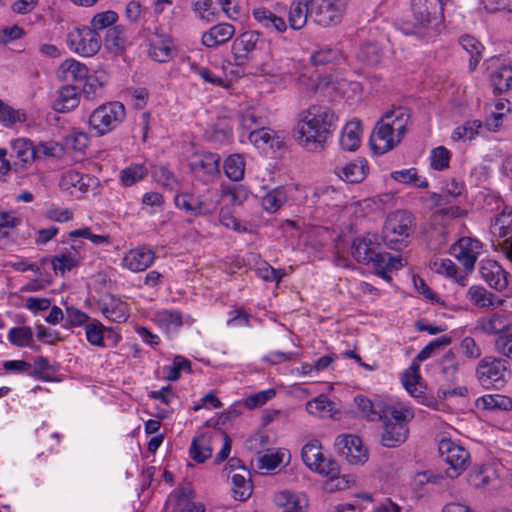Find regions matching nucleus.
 Here are the masks:
<instances>
[{"mask_svg": "<svg viewBox=\"0 0 512 512\" xmlns=\"http://www.w3.org/2000/svg\"><path fill=\"white\" fill-rule=\"evenodd\" d=\"M274 501L281 508V512H306L308 507V500L304 495L288 490L277 493Z\"/></svg>", "mask_w": 512, "mask_h": 512, "instance_id": "obj_23", "label": "nucleus"}, {"mask_svg": "<svg viewBox=\"0 0 512 512\" xmlns=\"http://www.w3.org/2000/svg\"><path fill=\"white\" fill-rule=\"evenodd\" d=\"M11 148L16 157V161L13 162L15 173L23 172L37 159V149L29 139H16L12 141Z\"/></svg>", "mask_w": 512, "mask_h": 512, "instance_id": "obj_16", "label": "nucleus"}, {"mask_svg": "<svg viewBox=\"0 0 512 512\" xmlns=\"http://www.w3.org/2000/svg\"><path fill=\"white\" fill-rule=\"evenodd\" d=\"M416 228L414 215L407 210L390 213L382 229V240L392 250H402L408 246V238Z\"/></svg>", "mask_w": 512, "mask_h": 512, "instance_id": "obj_3", "label": "nucleus"}, {"mask_svg": "<svg viewBox=\"0 0 512 512\" xmlns=\"http://www.w3.org/2000/svg\"><path fill=\"white\" fill-rule=\"evenodd\" d=\"M8 340L17 347L30 346L33 340V331L28 326L13 327L8 331Z\"/></svg>", "mask_w": 512, "mask_h": 512, "instance_id": "obj_47", "label": "nucleus"}, {"mask_svg": "<svg viewBox=\"0 0 512 512\" xmlns=\"http://www.w3.org/2000/svg\"><path fill=\"white\" fill-rule=\"evenodd\" d=\"M384 424L381 433V444L388 448H395L404 443L408 437L409 428L404 411L395 408L389 409L383 415Z\"/></svg>", "mask_w": 512, "mask_h": 512, "instance_id": "obj_6", "label": "nucleus"}, {"mask_svg": "<svg viewBox=\"0 0 512 512\" xmlns=\"http://www.w3.org/2000/svg\"><path fill=\"white\" fill-rule=\"evenodd\" d=\"M467 294L472 303L482 308L500 307L505 302L504 299H498L497 302H494L495 294L489 293L481 286H471Z\"/></svg>", "mask_w": 512, "mask_h": 512, "instance_id": "obj_32", "label": "nucleus"}, {"mask_svg": "<svg viewBox=\"0 0 512 512\" xmlns=\"http://www.w3.org/2000/svg\"><path fill=\"white\" fill-rule=\"evenodd\" d=\"M79 104V97L76 87L72 85L63 86L58 92V98L53 102V109L59 113H66L76 108Z\"/></svg>", "mask_w": 512, "mask_h": 512, "instance_id": "obj_28", "label": "nucleus"}, {"mask_svg": "<svg viewBox=\"0 0 512 512\" xmlns=\"http://www.w3.org/2000/svg\"><path fill=\"white\" fill-rule=\"evenodd\" d=\"M357 408L361 411L362 416L370 421L382 420L383 415L389 412L390 408H384L381 403H373L365 396L358 395L354 398Z\"/></svg>", "mask_w": 512, "mask_h": 512, "instance_id": "obj_30", "label": "nucleus"}, {"mask_svg": "<svg viewBox=\"0 0 512 512\" xmlns=\"http://www.w3.org/2000/svg\"><path fill=\"white\" fill-rule=\"evenodd\" d=\"M125 107L121 102L114 101L96 108L89 117L90 128L96 136H102L122 123L125 119Z\"/></svg>", "mask_w": 512, "mask_h": 512, "instance_id": "obj_5", "label": "nucleus"}, {"mask_svg": "<svg viewBox=\"0 0 512 512\" xmlns=\"http://www.w3.org/2000/svg\"><path fill=\"white\" fill-rule=\"evenodd\" d=\"M144 35L149 40V55L160 63L167 62L171 58V38L161 28L144 26Z\"/></svg>", "mask_w": 512, "mask_h": 512, "instance_id": "obj_12", "label": "nucleus"}, {"mask_svg": "<svg viewBox=\"0 0 512 512\" xmlns=\"http://www.w3.org/2000/svg\"><path fill=\"white\" fill-rule=\"evenodd\" d=\"M106 83V75L104 73L88 76L83 86V93L88 100H93L99 96L102 88Z\"/></svg>", "mask_w": 512, "mask_h": 512, "instance_id": "obj_49", "label": "nucleus"}, {"mask_svg": "<svg viewBox=\"0 0 512 512\" xmlns=\"http://www.w3.org/2000/svg\"><path fill=\"white\" fill-rule=\"evenodd\" d=\"M450 151L444 146H439L431 151V167L441 171L449 167Z\"/></svg>", "mask_w": 512, "mask_h": 512, "instance_id": "obj_56", "label": "nucleus"}, {"mask_svg": "<svg viewBox=\"0 0 512 512\" xmlns=\"http://www.w3.org/2000/svg\"><path fill=\"white\" fill-rule=\"evenodd\" d=\"M459 362L452 351H448L440 361L441 374L447 383H455Z\"/></svg>", "mask_w": 512, "mask_h": 512, "instance_id": "obj_42", "label": "nucleus"}, {"mask_svg": "<svg viewBox=\"0 0 512 512\" xmlns=\"http://www.w3.org/2000/svg\"><path fill=\"white\" fill-rule=\"evenodd\" d=\"M193 10L197 12L202 20L207 22L215 21L219 11L213 6L212 0H194Z\"/></svg>", "mask_w": 512, "mask_h": 512, "instance_id": "obj_53", "label": "nucleus"}, {"mask_svg": "<svg viewBox=\"0 0 512 512\" xmlns=\"http://www.w3.org/2000/svg\"><path fill=\"white\" fill-rule=\"evenodd\" d=\"M59 186L63 190L78 188L80 191H86L88 184L85 182V177L80 172L68 170L62 174Z\"/></svg>", "mask_w": 512, "mask_h": 512, "instance_id": "obj_45", "label": "nucleus"}, {"mask_svg": "<svg viewBox=\"0 0 512 512\" xmlns=\"http://www.w3.org/2000/svg\"><path fill=\"white\" fill-rule=\"evenodd\" d=\"M154 252L144 248L130 250L123 259V265L133 272L146 270L154 260Z\"/></svg>", "mask_w": 512, "mask_h": 512, "instance_id": "obj_24", "label": "nucleus"}, {"mask_svg": "<svg viewBox=\"0 0 512 512\" xmlns=\"http://www.w3.org/2000/svg\"><path fill=\"white\" fill-rule=\"evenodd\" d=\"M508 361L492 356L483 358L476 369V375L484 388H500L506 382Z\"/></svg>", "mask_w": 512, "mask_h": 512, "instance_id": "obj_7", "label": "nucleus"}, {"mask_svg": "<svg viewBox=\"0 0 512 512\" xmlns=\"http://www.w3.org/2000/svg\"><path fill=\"white\" fill-rule=\"evenodd\" d=\"M511 321L504 312L493 313L490 317L481 321V327L484 332L489 334H499L510 329Z\"/></svg>", "mask_w": 512, "mask_h": 512, "instance_id": "obj_35", "label": "nucleus"}, {"mask_svg": "<svg viewBox=\"0 0 512 512\" xmlns=\"http://www.w3.org/2000/svg\"><path fill=\"white\" fill-rule=\"evenodd\" d=\"M313 8H315V0H293L288 15L290 27L294 30L302 29L308 18L311 19Z\"/></svg>", "mask_w": 512, "mask_h": 512, "instance_id": "obj_22", "label": "nucleus"}, {"mask_svg": "<svg viewBox=\"0 0 512 512\" xmlns=\"http://www.w3.org/2000/svg\"><path fill=\"white\" fill-rule=\"evenodd\" d=\"M411 12V17L407 22L411 25V32L421 34L432 24H437L443 20V1L412 0Z\"/></svg>", "mask_w": 512, "mask_h": 512, "instance_id": "obj_4", "label": "nucleus"}, {"mask_svg": "<svg viewBox=\"0 0 512 512\" xmlns=\"http://www.w3.org/2000/svg\"><path fill=\"white\" fill-rule=\"evenodd\" d=\"M315 471L330 478L331 480H334L340 475V466L336 460L326 459L323 456V461H320V465L315 467Z\"/></svg>", "mask_w": 512, "mask_h": 512, "instance_id": "obj_61", "label": "nucleus"}, {"mask_svg": "<svg viewBox=\"0 0 512 512\" xmlns=\"http://www.w3.org/2000/svg\"><path fill=\"white\" fill-rule=\"evenodd\" d=\"M479 272L482 279L491 287L498 291L506 288L508 282L506 272L494 260H483L480 264Z\"/></svg>", "mask_w": 512, "mask_h": 512, "instance_id": "obj_21", "label": "nucleus"}, {"mask_svg": "<svg viewBox=\"0 0 512 512\" xmlns=\"http://www.w3.org/2000/svg\"><path fill=\"white\" fill-rule=\"evenodd\" d=\"M410 117V109L407 107L397 106L386 111L371 134L372 150L377 154H384L397 146L407 132Z\"/></svg>", "mask_w": 512, "mask_h": 512, "instance_id": "obj_2", "label": "nucleus"}, {"mask_svg": "<svg viewBox=\"0 0 512 512\" xmlns=\"http://www.w3.org/2000/svg\"><path fill=\"white\" fill-rule=\"evenodd\" d=\"M368 170L367 161L357 158L343 167H337V175L348 183H360L366 176Z\"/></svg>", "mask_w": 512, "mask_h": 512, "instance_id": "obj_26", "label": "nucleus"}, {"mask_svg": "<svg viewBox=\"0 0 512 512\" xmlns=\"http://www.w3.org/2000/svg\"><path fill=\"white\" fill-rule=\"evenodd\" d=\"M253 17L261 27L271 32L283 33L287 29L285 20L267 8L254 9Z\"/></svg>", "mask_w": 512, "mask_h": 512, "instance_id": "obj_27", "label": "nucleus"}, {"mask_svg": "<svg viewBox=\"0 0 512 512\" xmlns=\"http://www.w3.org/2000/svg\"><path fill=\"white\" fill-rule=\"evenodd\" d=\"M35 148L37 149V159L42 155L60 158L65 153L63 145L54 141L40 142Z\"/></svg>", "mask_w": 512, "mask_h": 512, "instance_id": "obj_58", "label": "nucleus"}, {"mask_svg": "<svg viewBox=\"0 0 512 512\" xmlns=\"http://www.w3.org/2000/svg\"><path fill=\"white\" fill-rule=\"evenodd\" d=\"M105 47L114 54H122L128 44L125 29L122 25H116L107 31Z\"/></svg>", "mask_w": 512, "mask_h": 512, "instance_id": "obj_31", "label": "nucleus"}, {"mask_svg": "<svg viewBox=\"0 0 512 512\" xmlns=\"http://www.w3.org/2000/svg\"><path fill=\"white\" fill-rule=\"evenodd\" d=\"M118 19V15L116 12L112 10L104 11L97 13L93 16L90 21V29H93L94 32L99 33L100 30H103L111 25H113Z\"/></svg>", "mask_w": 512, "mask_h": 512, "instance_id": "obj_51", "label": "nucleus"}, {"mask_svg": "<svg viewBox=\"0 0 512 512\" xmlns=\"http://www.w3.org/2000/svg\"><path fill=\"white\" fill-rule=\"evenodd\" d=\"M194 497L195 493L191 483L185 482L177 491L169 495L166 506L172 505V512H205V507L202 504L192 501Z\"/></svg>", "mask_w": 512, "mask_h": 512, "instance_id": "obj_15", "label": "nucleus"}, {"mask_svg": "<svg viewBox=\"0 0 512 512\" xmlns=\"http://www.w3.org/2000/svg\"><path fill=\"white\" fill-rule=\"evenodd\" d=\"M420 380L419 375V366L417 364H412L410 368L405 372L403 384L406 390L412 395L417 397L418 390L416 385Z\"/></svg>", "mask_w": 512, "mask_h": 512, "instance_id": "obj_63", "label": "nucleus"}, {"mask_svg": "<svg viewBox=\"0 0 512 512\" xmlns=\"http://www.w3.org/2000/svg\"><path fill=\"white\" fill-rule=\"evenodd\" d=\"M342 58L341 51L336 48H321L311 55V63L314 66L334 63Z\"/></svg>", "mask_w": 512, "mask_h": 512, "instance_id": "obj_50", "label": "nucleus"}, {"mask_svg": "<svg viewBox=\"0 0 512 512\" xmlns=\"http://www.w3.org/2000/svg\"><path fill=\"white\" fill-rule=\"evenodd\" d=\"M476 406L486 410H508L512 407V401L503 395H484L476 400Z\"/></svg>", "mask_w": 512, "mask_h": 512, "instance_id": "obj_41", "label": "nucleus"}, {"mask_svg": "<svg viewBox=\"0 0 512 512\" xmlns=\"http://www.w3.org/2000/svg\"><path fill=\"white\" fill-rule=\"evenodd\" d=\"M103 325L98 320L88 322L85 326L86 338L92 344L96 346H102L104 341Z\"/></svg>", "mask_w": 512, "mask_h": 512, "instance_id": "obj_57", "label": "nucleus"}, {"mask_svg": "<svg viewBox=\"0 0 512 512\" xmlns=\"http://www.w3.org/2000/svg\"><path fill=\"white\" fill-rule=\"evenodd\" d=\"M235 28L229 23H221L210 28L202 35V43L206 47H215L228 42L234 35Z\"/></svg>", "mask_w": 512, "mask_h": 512, "instance_id": "obj_25", "label": "nucleus"}, {"mask_svg": "<svg viewBox=\"0 0 512 512\" xmlns=\"http://www.w3.org/2000/svg\"><path fill=\"white\" fill-rule=\"evenodd\" d=\"M90 317L83 311L75 307H66L65 311V327H79L87 324Z\"/></svg>", "mask_w": 512, "mask_h": 512, "instance_id": "obj_60", "label": "nucleus"}, {"mask_svg": "<svg viewBox=\"0 0 512 512\" xmlns=\"http://www.w3.org/2000/svg\"><path fill=\"white\" fill-rule=\"evenodd\" d=\"M265 41L257 31H245L237 36L232 43V54L237 66L246 65L254 55V52L262 49Z\"/></svg>", "mask_w": 512, "mask_h": 512, "instance_id": "obj_10", "label": "nucleus"}, {"mask_svg": "<svg viewBox=\"0 0 512 512\" xmlns=\"http://www.w3.org/2000/svg\"><path fill=\"white\" fill-rule=\"evenodd\" d=\"M101 37L88 26L75 27L67 35L69 48L75 53L90 57L98 53L101 48Z\"/></svg>", "mask_w": 512, "mask_h": 512, "instance_id": "obj_8", "label": "nucleus"}, {"mask_svg": "<svg viewBox=\"0 0 512 512\" xmlns=\"http://www.w3.org/2000/svg\"><path fill=\"white\" fill-rule=\"evenodd\" d=\"M438 451L440 457L449 465L447 475L450 478L458 477L470 463L469 452L450 439H442Z\"/></svg>", "mask_w": 512, "mask_h": 512, "instance_id": "obj_9", "label": "nucleus"}, {"mask_svg": "<svg viewBox=\"0 0 512 512\" xmlns=\"http://www.w3.org/2000/svg\"><path fill=\"white\" fill-rule=\"evenodd\" d=\"M361 124L359 121L348 122L342 130L340 145L344 150L355 151L360 145Z\"/></svg>", "mask_w": 512, "mask_h": 512, "instance_id": "obj_33", "label": "nucleus"}, {"mask_svg": "<svg viewBox=\"0 0 512 512\" xmlns=\"http://www.w3.org/2000/svg\"><path fill=\"white\" fill-rule=\"evenodd\" d=\"M490 230L494 236L505 238L502 249L512 259V210L505 208L492 222Z\"/></svg>", "mask_w": 512, "mask_h": 512, "instance_id": "obj_17", "label": "nucleus"}, {"mask_svg": "<svg viewBox=\"0 0 512 512\" xmlns=\"http://www.w3.org/2000/svg\"><path fill=\"white\" fill-rule=\"evenodd\" d=\"M286 196L282 190L275 189L262 198V207L270 212H276L285 203Z\"/></svg>", "mask_w": 512, "mask_h": 512, "instance_id": "obj_54", "label": "nucleus"}, {"mask_svg": "<svg viewBox=\"0 0 512 512\" xmlns=\"http://www.w3.org/2000/svg\"><path fill=\"white\" fill-rule=\"evenodd\" d=\"M391 178L403 184L412 185L418 188H427L428 182L426 179L421 178L417 174L415 168L405 169L401 171H394L391 173Z\"/></svg>", "mask_w": 512, "mask_h": 512, "instance_id": "obj_43", "label": "nucleus"}, {"mask_svg": "<svg viewBox=\"0 0 512 512\" xmlns=\"http://www.w3.org/2000/svg\"><path fill=\"white\" fill-rule=\"evenodd\" d=\"M333 403L324 395H320L306 404L309 414L317 417H330L333 411Z\"/></svg>", "mask_w": 512, "mask_h": 512, "instance_id": "obj_39", "label": "nucleus"}, {"mask_svg": "<svg viewBox=\"0 0 512 512\" xmlns=\"http://www.w3.org/2000/svg\"><path fill=\"white\" fill-rule=\"evenodd\" d=\"M335 446L351 464L364 463L368 459V451L363 447L362 440L358 436L339 435L336 438Z\"/></svg>", "mask_w": 512, "mask_h": 512, "instance_id": "obj_14", "label": "nucleus"}, {"mask_svg": "<svg viewBox=\"0 0 512 512\" xmlns=\"http://www.w3.org/2000/svg\"><path fill=\"white\" fill-rule=\"evenodd\" d=\"M311 20L323 27L336 25L341 21V14L332 4L319 5L313 8Z\"/></svg>", "mask_w": 512, "mask_h": 512, "instance_id": "obj_29", "label": "nucleus"}, {"mask_svg": "<svg viewBox=\"0 0 512 512\" xmlns=\"http://www.w3.org/2000/svg\"><path fill=\"white\" fill-rule=\"evenodd\" d=\"M223 193L230 197L232 205H241L248 198V190L242 185H231L223 189Z\"/></svg>", "mask_w": 512, "mask_h": 512, "instance_id": "obj_64", "label": "nucleus"}, {"mask_svg": "<svg viewBox=\"0 0 512 512\" xmlns=\"http://www.w3.org/2000/svg\"><path fill=\"white\" fill-rule=\"evenodd\" d=\"M351 253L359 263L368 264L373 262L375 265L381 267V263L385 262L384 256L376 251L374 243L365 238H356L353 240Z\"/></svg>", "mask_w": 512, "mask_h": 512, "instance_id": "obj_18", "label": "nucleus"}, {"mask_svg": "<svg viewBox=\"0 0 512 512\" xmlns=\"http://www.w3.org/2000/svg\"><path fill=\"white\" fill-rule=\"evenodd\" d=\"M190 457L197 463H204L212 456V448L210 447V436L202 434L193 439L190 449Z\"/></svg>", "mask_w": 512, "mask_h": 512, "instance_id": "obj_36", "label": "nucleus"}, {"mask_svg": "<svg viewBox=\"0 0 512 512\" xmlns=\"http://www.w3.org/2000/svg\"><path fill=\"white\" fill-rule=\"evenodd\" d=\"M174 201L178 208L195 217L211 214L214 210L212 204L191 193H181L175 197Z\"/></svg>", "mask_w": 512, "mask_h": 512, "instance_id": "obj_20", "label": "nucleus"}, {"mask_svg": "<svg viewBox=\"0 0 512 512\" xmlns=\"http://www.w3.org/2000/svg\"><path fill=\"white\" fill-rule=\"evenodd\" d=\"M182 370L191 372V362L182 356H176L172 365L163 367V377L169 381H176L179 379Z\"/></svg>", "mask_w": 512, "mask_h": 512, "instance_id": "obj_46", "label": "nucleus"}, {"mask_svg": "<svg viewBox=\"0 0 512 512\" xmlns=\"http://www.w3.org/2000/svg\"><path fill=\"white\" fill-rule=\"evenodd\" d=\"M250 475L245 473H234L231 477L233 483L234 498L239 501H245L252 494V483L247 479Z\"/></svg>", "mask_w": 512, "mask_h": 512, "instance_id": "obj_38", "label": "nucleus"}, {"mask_svg": "<svg viewBox=\"0 0 512 512\" xmlns=\"http://www.w3.org/2000/svg\"><path fill=\"white\" fill-rule=\"evenodd\" d=\"M301 457L304 464L309 469L315 471V467L320 465V461H323L321 445L318 443V441L305 444L301 450Z\"/></svg>", "mask_w": 512, "mask_h": 512, "instance_id": "obj_40", "label": "nucleus"}, {"mask_svg": "<svg viewBox=\"0 0 512 512\" xmlns=\"http://www.w3.org/2000/svg\"><path fill=\"white\" fill-rule=\"evenodd\" d=\"M245 162L239 154L230 155L224 163L226 176L232 181H239L244 176Z\"/></svg>", "mask_w": 512, "mask_h": 512, "instance_id": "obj_44", "label": "nucleus"}, {"mask_svg": "<svg viewBox=\"0 0 512 512\" xmlns=\"http://www.w3.org/2000/svg\"><path fill=\"white\" fill-rule=\"evenodd\" d=\"M490 82L496 94L510 90L512 88V66L503 65L491 73Z\"/></svg>", "mask_w": 512, "mask_h": 512, "instance_id": "obj_34", "label": "nucleus"}, {"mask_svg": "<svg viewBox=\"0 0 512 512\" xmlns=\"http://www.w3.org/2000/svg\"><path fill=\"white\" fill-rule=\"evenodd\" d=\"M284 452L276 451L266 453L258 457L257 467L259 469L274 470L283 462Z\"/></svg>", "mask_w": 512, "mask_h": 512, "instance_id": "obj_59", "label": "nucleus"}, {"mask_svg": "<svg viewBox=\"0 0 512 512\" xmlns=\"http://www.w3.org/2000/svg\"><path fill=\"white\" fill-rule=\"evenodd\" d=\"M145 174L146 170L142 165H135L121 171V180L125 186H131L143 179Z\"/></svg>", "mask_w": 512, "mask_h": 512, "instance_id": "obj_62", "label": "nucleus"}, {"mask_svg": "<svg viewBox=\"0 0 512 512\" xmlns=\"http://www.w3.org/2000/svg\"><path fill=\"white\" fill-rule=\"evenodd\" d=\"M51 265L55 274L60 273L61 275H64L66 272L71 271L78 265V260L70 254H61L52 257Z\"/></svg>", "mask_w": 512, "mask_h": 512, "instance_id": "obj_55", "label": "nucleus"}, {"mask_svg": "<svg viewBox=\"0 0 512 512\" xmlns=\"http://www.w3.org/2000/svg\"><path fill=\"white\" fill-rule=\"evenodd\" d=\"M60 68L67 74L66 78L71 77L74 81L86 80L89 76L88 67L74 59H67Z\"/></svg>", "mask_w": 512, "mask_h": 512, "instance_id": "obj_48", "label": "nucleus"}, {"mask_svg": "<svg viewBox=\"0 0 512 512\" xmlns=\"http://www.w3.org/2000/svg\"><path fill=\"white\" fill-rule=\"evenodd\" d=\"M98 305L102 314L112 322L124 323L129 317L127 304L112 294L105 295Z\"/></svg>", "mask_w": 512, "mask_h": 512, "instance_id": "obj_19", "label": "nucleus"}, {"mask_svg": "<svg viewBox=\"0 0 512 512\" xmlns=\"http://www.w3.org/2000/svg\"><path fill=\"white\" fill-rule=\"evenodd\" d=\"M337 120L329 107L312 105L300 114V120L293 129V138L309 152L322 151L336 128Z\"/></svg>", "mask_w": 512, "mask_h": 512, "instance_id": "obj_1", "label": "nucleus"}, {"mask_svg": "<svg viewBox=\"0 0 512 512\" xmlns=\"http://www.w3.org/2000/svg\"><path fill=\"white\" fill-rule=\"evenodd\" d=\"M480 248V241L470 237H463L451 246L450 254L458 260L466 273H470L474 269L478 249Z\"/></svg>", "mask_w": 512, "mask_h": 512, "instance_id": "obj_13", "label": "nucleus"}, {"mask_svg": "<svg viewBox=\"0 0 512 512\" xmlns=\"http://www.w3.org/2000/svg\"><path fill=\"white\" fill-rule=\"evenodd\" d=\"M459 43L463 49L469 53V68L473 71L482 57L483 45L476 38L470 35L461 36Z\"/></svg>", "mask_w": 512, "mask_h": 512, "instance_id": "obj_37", "label": "nucleus"}, {"mask_svg": "<svg viewBox=\"0 0 512 512\" xmlns=\"http://www.w3.org/2000/svg\"><path fill=\"white\" fill-rule=\"evenodd\" d=\"M219 162V155L205 152L193 155L188 162V167L196 179L207 184L219 175Z\"/></svg>", "mask_w": 512, "mask_h": 512, "instance_id": "obj_11", "label": "nucleus"}, {"mask_svg": "<svg viewBox=\"0 0 512 512\" xmlns=\"http://www.w3.org/2000/svg\"><path fill=\"white\" fill-rule=\"evenodd\" d=\"M434 267H436V271L439 273H444L449 277H452L457 283L461 286L466 285V275H458L457 266L450 259H441L440 262L435 261Z\"/></svg>", "mask_w": 512, "mask_h": 512, "instance_id": "obj_52", "label": "nucleus"}]
</instances>
